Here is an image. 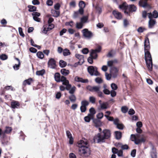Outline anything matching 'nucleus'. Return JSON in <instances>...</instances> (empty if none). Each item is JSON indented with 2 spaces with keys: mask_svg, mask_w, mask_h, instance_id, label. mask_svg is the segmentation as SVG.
<instances>
[{
  "mask_svg": "<svg viewBox=\"0 0 158 158\" xmlns=\"http://www.w3.org/2000/svg\"><path fill=\"white\" fill-rule=\"evenodd\" d=\"M79 147V154L81 156L87 157L90 154V150L88 146V141L85 138H83L78 143Z\"/></svg>",
  "mask_w": 158,
  "mask_h": 158,
  "instance_id": "1",
  "label": "nucleus"
},
{
  "mask_svg": "<svg viewBox=\"0 0 158 158\" xmlns=\"http://www.w3.org/2000/svg\"><path fill=\"white\" fill-rule=\"evenodd\" d=\"M144 51L145 60L147 66L149 70L152 71V63L151 56L148 50L150 48L149 42L148 38L144 42Z\"/></svg>",
  "mask_w": 158,
  "mask_h": 158,
  "instance_id": "2",
  "label": "nucleus"
},
{
  "mask_svg": "<svg viewBox=\"0 0 158 158\" xmlns=\"http://www.w3.org/2000/svg\"><path fill=\"white\" fill-rule=\"evenodd\" d=\"M120 9L123 10L124 13L128 15L130 12H135L137 10V8L134 5H128L126 2H124L119 6Z\"/></svg>",
  "mask_w": 158,
  "mask_h": 158,
  "instance_id": "3",
  "label": "nucleus"
},
{
  "mask_svg": "<svg viewBox=\"0 0 158 158\" xmlns=\"http://www.w3.org/2000/svg\"><path fill=\"white\" fill-rule=\"evenodd\" d=\"M100 86H91L88 85L87 87V89L91 92H96L98 94V96L100 98H102L103 95V93L101 92L100 89Z\"/></svg>",
  "mask_w": 158,
  "mask_h": 158,
  "instance_id": "4",
  "label": "nucleus"
},
{
  "mask_svg": "<svg viewBox=\"0 0 158 158\" xmlns=\"http://www.w3.org/2000/svg\"><path fill=\"white\" fill-rule=\"evenodd\" d=\"M106 139L102 134V133H98L94 138V140L95 142L98 143L105 142Z\"/></svg>",
  "mask_w": 158,
  "mask_h": 158,
  "instance_id": "5",
  "label": "nucleus"
},
{
  "mask_svg": "<svg viewBox=\"0 0 158 158\" xmlns=\"http://www.w3.org/2000/svg\"><path fill=\"white\" fill-rule=\"evenodd\" d=\"M83 36L86 39H89L93 36V33L87 29H84L82 31Z\"/></svg>",
  "mask_w": 158,
  "mask_h": 158,
  "instance_id": "6",
  "label": "nucleus"
},
{
  "mask_svg": "<svg viewBox=\"0 0 158 158\" xmlns=\"http://www.w3.org/2000/svg\"><path fill=\"white\" fill-rule=\"evenodd\" d=\"M88 70L91 75L98 76L100 73L97 71V68L92 66H89L88 68Z\"/></svg>",
  "mask_w": 158,
  "mask_h": 158,
  "instance_id": "7",
  "label": "nucleus"
},
{
  "mask_svg": "<svg viewBox=\"0 0 158 158\" xmlns=\"http://www.w3.org/2000/svg\"><path fill=\"white\" fill-rule=\"evenodd\" d=\"M60 81L62 82L63 85L66 86V89L69 90L71 87V85L69 83V81L67 80L66 78L64 76H62L60 78Z\"/></svg>",
  "mask_w": 158,
  "mask_h": 158,
  "instance_id": "8",
  "label": "nucleus"
},
{
  "mask_svg": "<svg viewBox=\"0 0 158 158\" xmlns=\"http://www.w3.org/2000/svg\"><path fill=\"white\" fill-rule=\"evenodd\" d=\"M54 25L53 24H48V26H45L44 27L43 32L45 34H46L48 31H49L54 28Z\"/></svg>",
  "mask_w": 158,
  "mask_h": 158,
  "instance_id": "9",
  "label": "nucleus"
},
{
  "mask_svg": "<svg viewBox=\"0 0 158 158\" xmlns=\"http://www.w3.org/2000/svg\"><path fill=\"white\" fill-rule=\"evenodd\" d=\"M118 71V69L116 67H112L110 68V73L112 76V77L114 78H115L116 77Z\"/></svg>",
  "mask_w": 158,
  "mask_h": 158,
  "instance_id": "10",
  "label": "nucleus"
},
{
  "mask_svg": "<svg viewBox=\"0 0 158 158\" xmlns=\"http://www.w3.org/2000/svg\"><path fill=\"white\" fill-rule=\"evenodd\" d=\"M48 65L49 67L52 69H54L56 67V61L52 58L51 59L48 61Z\"/></svg>",
  "mask_w": 158,
  "mask_h": 158,
  "instance_id": "11",
  "label": "nucleus"
},
{
  "mask_svg": "<svg viewBox=\"0 0 158 158\" xmlns=\"http://www.w3.org/2000/svg\"><path fill=\"white\" fill-rule=\"evenodd\" d=\"M75 56L79 60L78 62V64L79 65H81L84 61L83 56L78 54H76L75 55Z\"/></svg>",
  "mask_w": 158,
  "mask_h": 158,
  "instance_id": "12",
  "label": "nucleus"
},
{
  "mask_svg": "<svg viewBox=\"0 0 158 158\" xmlns=\"http://www.w3.org/2000/svg\"><path fill=\"white\" fill-rule=\"evenodd\" d=\"M102 134L106 139L109 138L111 136L110 131L109 130L105 129L103 131Z\"/></svg>",
  "mask_w": 158,
  "mask_h": 158,
  "instance_id": "13",
  "label": "nucleus"
},
{
  "mask_svg": "<svg viewBox=\"0 0 158 158\" xmlns=\"http://www.w3.org/2000/svg\"><path fill=\"white\" fill-rule=\"evenodd\" d=\"M147 0H140L139 4L140 6L143 7H150L149 5L147 3Z\"/></svg>",
  "mask_w": 158,
  "mask_h": 158,
  "instance_id": "14",
  "label": "nucleus"
},
{
  "mask_svg": "<svg viewBox=\"0 0 158 158\" xmlns=\"http://www.w3.org/2000/svg\"><path fill=\"white\" fill-rule=\"evenodd\" d=\"M148 15L149 19H152L153 18H157L158 17V13L156 10H154L152 14L151 13H148Z\"/></svg>",
  "mask_w": 158,
  "mask_h": 158,
  "instance_id": "15",
  "label": "nucleus"
},
{
  "mask_svg": "<svg viewBox=\"0 0 158 158\" xmlns=\"http://www.w3.org/2000/svg\"><path fill=\"white\" fill-rule=\"evenodd\" d=\"M66 134L67 137L69 139V143L71 144H73V139L70 131H66Z\"/></svg>",
  "mask_w": 158,
  "mask_h": 158,
  "instance_id": "16",
  "label": "nucleus"
},
{
  "mask_svg": "<svg viewBox=\"0 0 158 158\" xmlns=\"http://www.w3.org/2000/svg\"><path fill=\"white\" fill-rule=\"evenodd\" d=\"M75 80L76 81L80 82L83 83H86L88 82V80L87 79H83L78 77H75Z\"/></svg>",
  "mask_w": 158,
  "mask_h": 158,
  "instance_id": "17",
  "label": "nucleus"
},
{
  "mask_svg": "<svg viewBox=\"0 0 158 158\" xmlns=\"http://www.w3.org/2000/svg\"><path fill=\"white\" fill-rule=\"evenodd\" d=\"M113 14L115 17L117 19H120L122 18V15L121 13L116 11H114Z\"/></svg>",
  "mask_w": 158,
  "mask_h": 158,
  "instance_id": "18",
  "label": "nucleus"
},
{
  "mask_svg": "<svg viewBox=\"0 0 158 158\" xmlns=\"http://www.w3.org/2000/svg\"><path fill=\"white\" fill-rule=\"evenodd\" d=\"M149 20L148 22V27L150 28H152L155 24L156 21L155 20L152 19H149Z\"/></svg>",
  "mask_w": 158,
  "mask_h": 158,
  "instance_id": "19",
  "label": "nucleus"
},
{
  "mask_svg": "<svg viewBox=\"0 0 158 158\" xmlns=\"http://www.w3.org/2000/svg\"><path fill=\"white\" fill-rule=\"evenodd\" d=\"M89 113L88 114L89 116L91 118H94V116L96 113V111L93 107L91 108L89 110Z\"/></svg>",
  "mask_w": 158,
  "mask_h": 158,
  "instance_id": "20",
  "label": "nucleus"
},
{
  "mask_svg": "<svg viewBox=\"0 0 158 158\" xmlns=\"http://www.w3.org/2000/svg\"><path fill=\"white\" fill-rule=\"evenodd\" d=\"M19 105V102L16 101L12 102L11 103V107L13 109L18 108Z\"/></svg>",
  "mask_w": 158,
  "mask_h": 158,
  "instance_id": "21",
  "label": "nucleus"
},
{
  "mask_svg": "<svg viewBox=\"0 0 158 158\" xmlns=\"http://www.w3.org/2000/svg\"><path fill=\"white\" fill-rule=\"evenodd\" d=\"M76 89V87L74 86L70 88L69 90V93L71 94H73L74 92L75 91ZM75 97L74 95L73 94H72L70 97L69 98V99H75Z\"/></svg>",
  "mask_w": 158,
  "mask_h": 158,
  "instance_id": "22",
  "label": "nucleus"
},
{
  "mask_svg": "<svg viewBox=\"0 0 158 158\" xmlns=\"http://www.w3.org/2000/svg\"><path fill=\"white\" fill-rule=\"evenodd\" d=\"M100 105L101 108L102 109H106L108 107V104L107 102H104L101 103V101L99 100V101Z\"/></svg>",
  "mask_w": 158,
  "mask_h": 158,
  "instance_id": "23",
  "label": "nucleus"
},
{
  "mask_svg": "<svg viewBox=\"0 0 158 158\" xmlns=\"http://www.w3.org/2000/svg\"><path fill=\"white\" fill-rule=\"evenodd\" d=\"M51 13L53 16L55 17H58L60 15V12L58 11L55 10H52Z\"/></svg>",
  "mask_w": 158,
  "mask_h": 158,
  "instance_id": "24",
  "label": "nucleus"
},
{
  "mask_svg": "<svg viewBox=\"0 0 158 158\" xmlns=\"http://www.w3.org/2000/svg\"><path fill=\"white\" fill-rule=\"evenodd\" d=\"M90 56L93 59H96L97 57V52L93 51V50H92L90 54Z\"/></svg>",
  "mask_w": 158,
  "mask_h": 158,
  "instance_id": "25",
  "label": "nucleus"
},
{
  "mask_svg": "<svg viewBox=\"0 0 158 158\" xmlns=\"http://www.w3.org/2000/svg\"><path fill=\"white\" fill-rule=\"evenodd\" d=\"M61 74L64 75L66 76L68 75L69 73V71L68 70H66L64 69H63L61 70L60 71Z\"/></svg>",
  "mask_w": 158,
  "mask_h": 158,
  "instance_id": "26",
  "label": "nucleus"
},
{
  "mask_svg": "<svg viewBox=\"0 0 158 158\" xmlns=\"http://www.w3.org/2000/svg\"><path fill=\"white\" fill-rule=\"evenodd\" d=\"M32 81V79L31 78H30L27 80H25L23 82V84L24 85H30Z\"/></svg>",
  "mask_w": 158,
  "mask_h": 158,
  "instance_id": "27",
  "label": "nucleus"
},
{
  "mask_svg": "<svg viewBox=\"0 0 158 158\" xmlns=\"http://www.w3.org/2000/svg\"><path fill=\"white\" fill-rule=\"evenodd\" d=\"M60 75L59 73H56L55 74V78L56 81L57 82H60Z\"/></svg>",
  "mask_w": 158,
  "mask_h": 158,
  "instance_id": "28",
  "label": "nucleus"
},
{
  "mask_svg": "<svg viewBox=\"0 0 158 158\" xmlns=\"http://www.w3.org/2000/svg\"><path fill=\"white\" fill-rule=\"evenodd\" d=\"M63 54L64 56H66L70 55V52L69 50L66 48L63 50Z\"/></svg>",
  "mask_w": 158,
  "mask_h": 158,
  "instance_id": "29",
  "label": "nucleus"
},
{
  "mask_svg": "<svg viewBox=\"0 0 158 158\" xmlns=\"http://www.w3.org/2000/svg\"><path fill=\"white\" fill-rule=\"evenodd\" d=\"M115 137L117 139H120L121 137V133L119 131H116L115 132Z\"/></svg>",
  "mask_w": 158,
  "mask_h": 158,
  "instance_id": "30",
  "label": "nucleus"
},
{
  "mask_svg": "<svg viewBox=\"0 0 158 158\" xmlns=\"http://www.w3.org/2000/svg\"><path fill=\"white\" fill-rule=\"evenodd\" d=\"M28 7L29 8L28 10L30 12H33L36 10V8L35 6L29 5L28 6Z\"/></svg>",
  "mask_w": 158,
  "mask_h": 158,
  "instance_id": "31",
  "label": "nucleus"
},
{
  "mask_svg": "<svg viewBox=\"0 0 158 158\" xmlns=\"http://www.w3.org/2000/svg\"><path fill=\"white\" fill-rule=\"evenodd\" d=\"M59 64L60 67L63 68L66 65L67 63L65 61L63 60H60L59 62Z\"/></svg>",
  "mask_w": 158,
  "mask_h": 158,
  "instance_id": "32",
  "label": "nucleus"
},
{
  "mask_svg": "<svg viewBox=\"0 0 158 158\" xmlns=\"http://www.w3.org/2000/svg\"><path fill=\"white\" fill-rule=\"evenodd\" d=\"M12 130V129L11 127H6V129L4 132V134H8L10 133Z\"/></svg>",
  "mask_w": 158,
  "mask_h": 158,
  "instance_id": "33",
  "label": "nucleus"
},
{
  "mask_svg": "<svg viewBox=\"0 0 158 158\" xmlns=\"http://www.w3.org/2000/svg\"><path fill=\"white\" fill-rule=\"evenodd\" d=\"M123 26L125 27H127L130 24L129 21L127 19H124L123 21Z\"/></svg>",
  "mask_w": 158,
  "mask_h": 158,
  "instance_id": "34",
  "label": "nucleus"
},
{
  "mask_svg": "<svg viewBox=\"0 0 158 158\" xmlns=\"http://www.w3.org/2000/svg\"><path fill=\"white\" fill-rule=\"evenodd\" d=\"M83 23L81 22H77L76 24V27L77 29H81L83 27Z\"/></svg>",
  "mask_w": 158,
  "mask_h": 158,
  "instance_id": "35",
  "label": "nucleus"
},
{
  "mask_svg": "<svg viewBox=\"0 0 158 158\" xmlns=\"http://www.w3.org/2000/svg\"><path fill=\"white\" fill-rule=\"evenodd\" d=\"M37 57L40 59H42L44 57V55L43 53L41 52H39L36 54Z\"/></svg>",
  "mask_w": 158,
  "mask_h": 158,
  "instance_id": "36",
  "label": "nucleus"
},
{
  "mask_svg": "<svg viewBox=\"0 0 158 158\" xmlns=\"http://www.w3.org/2000/svg\"><path fill=\"white\" fill-rule=\"evenodd\" d=\"M45 73V71L44 69L37 71L36 72V74L38 76H42Z\"/></svg>",
  "mask_w": 158,
  "mask_h": 158,
  "instance_id": "37",
  "label": "nucleus"
},
{
  "mask_svg": "<svg viewBox=\"0 0 158 158\" xmlns=\"http://www.w3.org/2000/svg\"><path fill=\"white\" fill-rule=\"evenodd\" d=\"M79 8H84L85 6V4L84 2L81 1L79 3Z\"/></svg>",
  "mask_w": 158,
  "mask_h": 158,
  "instance_id": "38",
  "label": "nucleus"
},
{
  "mask_svg": "<svg viewBox=\"0 0 158 158\" xmlns=\"http://www.w3.org/2000/svg\"><path fill=\"white\" fill-rule=\"evenodd\" d=\"M128 110V108L126 106H122L121 108V111L123 113H126Z\"/></svg>",
  "mask_w": 158,
  "mask_h": 158,
  "instance_id": "39",
  "label": "nucleus"
},
{
  "mask_svg": "<svg viewBox=\"0 0 158 158\" xmlns=\"http://www.w3.org/2000/svg\"><path fill=\"white\" fill-rule=\"evenodd\" d=\"M151 158H157L156 153L155 151L152 152L150 153Z\"/></svg>",
  "mask_w": 158,
  "mask_h": 158,
  "instance_id": "40",
  "label": "nucleus"
},
{
  "mask_svg": "<svg viewBox=\"0 0 158 158\" xmlns=\"http://www.w3.org/2000/svg\"><path fill=\"white\" fill-rule=\"evenodd\" d=\"M81 104L82 106L86 107V106L89 105V102L86 100H84L81 102Z\"/></svg>",
  "mask_w": 158,
  "mask_h": 158,
  "instance_id": "41",
  "label": "nucleus"
},
{
  "mask_svg": "<svg viewBox=\"0 0 158 158\" xmlns=\"http://www.w3.org/2000/svg\"><path fill=\"white\" fill-rule=\"evenodd\" d=\"M94 118H90L88 114V116H85L84 118V119L85 121L87 122H89L91 119H93Z\"/></svg>",
  "mask_w": 158,
  "mask_h": 158,
  "instance_id": "42",
  "label": "nucleus"
},
{
  "mask_svg": "<svg viewBox=\"0 0 158 158\" xmlns=\"http://www.w3.org/2000/svg\"><path fill=\"white\" fill-rule=\"evenodd\" d=\"M95 9L97 13L99 14H100L102 12V9L101 7H99L98 6H97L95 7Z\"/></svg>",
  "mask_w": 158,
  "mask_h": 158,
  "instance_id": "43",
  "label": "nucleus"
},
{
  "mask_svg": "<svg viewBox=\"0 0 158 158\" xmlns=\"http://www.w3.org/2000/svg\"><path fill=\"white\" fill-rule=\"evenodd\" d=\"M96 82L100 84L102 82V79L100 77H98L95 79Z\"/></svg>",
  "mask_w": 158,
  "mask_h": 158,
  "instance_id": "44",
  "label": "nucleus"
},
{
  "mask_svg": "<svg viewBox=\"0 0 158 158\" xmlns=\"http://www.w3.org/2000/svg\"><path fill=\"white\" fill-rule=\"evenodd\" d=\"M88 19L87 17L86 16H83L81 19V22L83 23L86 22Z\"/></svg>",
  "mask_w": 158,
  "mask_h": 158,
  "instance_id": "45",
  "label": "nucleus"
},
{
  "mask_svg": "<svg viewBox=\"0 0 158 158\" xmlns=\"http://www.w3.org/2000/svg\"><path fill=\"white\" fill-rule=\"evenodd\" d=\"M7 56L5 54H3L0 56V58L2 60H6L7 58Z\"/></svg>",
  "mask_w": 158,
  "mask_h": 158,
  "instance_id": "46",
  "label": "nucleus"
},
{
  "mask_svg": "<svg viewBox=\"0 0 158 158\" xmlns=\"http://www.w3.org/2000/svg\"><path fill=\"white\" fill-rule=\"evenodd\" d=\"M20 62H19L18 64H15L13 68L15 70H17L19 69L20 65Z\"/></svg>",
  "mask_w": 158,
  "mask_h": 158,
  "instance_id": "47",
  "label": "nucleus"
},
{
  "mask_svg": "<svg viewBox=\"0 0 158 158\" xmlns=\"http://www.w3.org/2000/svg\"><path fill=\"white\" fill-rule=\"evenodd\" d=\"M114 63V61L112 60L108 61L107 62V64L108 66L111 67H112L113 64Z\"/></svg>",
  "mask_w": 158,
  "mask_h": 158,
  "instance_id": "48",
  "label": "nucleus"
},
{
  "mask_svg": "<svg viewBox=\"0 0 158 158\" xmlns=\"http://www.w3.org/2000/svg\"><path fill=\"white\" fill-rule=\"evenodd\" d=\"M19 31L20 35L23 37L24 36V35L22 29L21 27H19Z\"/></svg>",
  "mask_w": 158,
  "mask_h": 158,
  "instance_id": "49",
  "label": "nucleus"
},
{
  "mask_svg": "<svg viewBox=\"0 0 158 158\" xmlns=\"http://www.w3.org/2000/svg\"><path fill=\"white\" fill-rule=\"evenodd\" d=\"M111 74H109L107 73H106L105 76L106 79L108 80H110L111 78Z\"/></svg>",
  "mask_w": 158,
  "mask_h": 158,
  "instance_id": "50",
  "label": "nucleus"
},
{
  "mask_svg": "<svg viewBox=\"0 0 158 158\" xmlns=\"http://www.w3.org/2000/svg\"><path fill=\"white\" fill-rule=\"evenodd\" d=\"M136 152V149H133V150L131 152V156L133 157H135V156Z\"/></svg>",
  "mask_w": 158,
  "mask_h": 158,
  "instance_id": "51",
  "label": "nucleus"
},
{
  "mask_svg": "<svg viewBox=\"0 0 158 158\" xmlns=\"http://www.w3.org/2000/svg\"><path fill=\"white\" fill-rule=\"evenodd\" d=\"M111 88L113 90H116L117 89V85L114 83H112L111 85Z\"/></svg>",
  "mask_w": 158,
  "mask_h": 158,
  "instance_id": "52",
  "label": "nucleus"
},
{
  "mask_svg": "<svg viewBox=\"0 0 158 158\" xmlns=\"http://www.w3.org/2000/svg\"><path fill=\"white\" fill-rule=\"evenodd\" d=\"M67 30L66 29L64 28L60 32V35L61 36L63 35L64 34L66 33Z\"/></svg>",
  "mask_w": 158,
  "mask_h": 158,
  "instance_id": "53",
  "label": "nucleus"
},
{
  "mask_svg": "<svg viewBox=\"0 0 158 158\" xmlns=\"http://www.w3.org/2000/svg\"><path fill=\"white\" fill-rule=\"evenodd\" d=\"M103 116V114L102 113H100L97 115V117L98 118L101 119Z\"/></svg>",
  "mask_w": 158,
  "mask_h": 158,
  "instance_id": "54",
  "label": "nucleus"
},
{
  "mask_svg": "<svg viewBox=\"0 0 158 158\" xmlns=\"http://www.w3.org/2000/svg\"><path fill=\"white\" fill-rule=\"evenodd\" d=\"M117 155L118 156H123V152L121 150H118L117 153Z\"/></svg>",
  "mask_w": 158,
  "mask_h": 158,
  "instance_id": "55",
  "label": "nucleus"
},
{
  "mask_svg": "<svg viewBox=\"0 0 158 158\" xmlns=\"http://www.w3.org/2000/svg\"><path fill=\"white\" fill-rule=\"evenodd\" d=\"M65 25L66 26H70L71 27H72L73 25V22L72 21L69 22H67L65 23Z\"/></svg>",
  "mask_w": 158,
  "mask_h": 158,
  "instance_id": "56",
  "label": "nucleus"
},
{
  "mask_svg": "<svg viewBox=\"0 0 158 158\" xmlns=\"http://www.w3.org/2000/svg\"><path fill=\"white\" fill-rule=\"evenodd\" d=\"M32 15L33 17H39L40 15V14L39 13L34 12L32 13Z\"/></svg>",
  "mask_w": 158,
  "mask_h": 158,
  "instance_id": "57",
  "label": "nucleus"
},
{
  "mask_svg": "<svg viewBox=\"0 0 158 158\" xmlns=\"http://www.w3.org/2000/svg\"><path fill=\"white\" fill-rule=\"evenodd\" d=\"M82 52L84 54H87L89 52V50L87 48H84L82 50Z\"/></svg>",
  "mask_w": 158,
  "mask_h": 158,
  "instance_id": "58",
  "label": "nucleus"
},
{
  "mask_svg": "<svg viewBox=\"0 0 158 158\" xmlns=\"http://www.w3.org/2000/svg\"><path fill=\"white\" fill-rule=\"evenodd\" d=\"M86 107H85V106H81V107H80V110H81V111L82 112H84L86 110Z\"/></svg>",
  "mask_w": 158,
  "mask_h": 158,
  "instance_id": "59",
  "label": "nucleus"
},
{
  "mask_svg": "<svg viewBox=\"0 0 158 158\" xmlns=\"http://www.w3.org/2000/svg\"><path fill=\"white\" fill-rule=\"evenodd\" d=\"M60 7V4L58 3H57L54 5V8L56 10H57L59 9Z\"/></svg>",
  "mask_w": 158,
  "mask_h": 158,
  "instance_id": "60",
  "label": "nucleus"
},
{
  "mask_svg": "<svg viewBox=\"0 0 158 158\" xmlns=\"http://www.w3.org/2000/svg\"><path fill=\"white\" fill-rule=\"evenodd\" d=\"M135 111L134 110L132 109H131L128 112V113L130 115H133L135 114Z\"/></svg>",
  "mask_w": 158,
  "mask_h": 158,
  "instance_id": "61",
  "label": "nucleus"
},
{
  "mask_svg": "<svg viewBox=\"0 0 158 158\" xmlns=\"http://www.w3.org/2000/svg\"><path fill=\"white\" fill-rule=\"evenodd\" d=\"M111 96L113 97L115 96L116 94V92L114 90H112L110 92Z\"/></svg>",
  "mask_w": 158,
  "mask_h": 158,
  "instance_id": "62",
  "label": "nucleus"
},
{
  "mask_svg": "<svg viewBox=\"0 0 158 158\" xmlns=\"http://www.w3.org/2000/svg\"><path fill=\"white\" fill-rule=\"evenodd\" d=\"M121 148L123 150H126L128 149L129 147L127 145L125 144L122 145Z\"/></svg>",
  "mask_w": 158,
  "mask_h": 158,
  "instance_id": "63",
  "label": "nucleus"
},
{
  "mask_svg": "<svg viewBox=\"0 0 158 158\" xmlns=\"http://www.w3.org/2000/svg\"><path fill=\"white\" fill-rule=\"evenodd\" d=\"M69 158H76L75 155L73 153H71L69 155Z\"/></svg>",
  "mask_w": 158,
  "mask_h": 158,
  "instance_id": "64",
  "label": "nucleus"
}]
</instances>
